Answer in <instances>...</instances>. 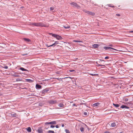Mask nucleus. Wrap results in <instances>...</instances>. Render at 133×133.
<instances>
[{
  "instance_id": "obj_16",
  "label": "nucleus",
  "mask_w": 133,
  "mask_h": 133,
  "mask_svg": "<svg viewBox=\"0 0 133 133\" xmlns=\"http://www.w3.org/2000/svg\"><path fill=\"white\" fill-rule=\"evenodd\" d=\"M23 39L24 41L27 42H29L30 41L29 39L25 38H24Z\"/></svg>"
},
{
  "instance_id": "obj_38",
  "label": "nucleus",
  "mask_w": 133,
  "mask_h": 133,
  "mask_svg": "<svg viewBox=\"0 0 133 133\" xmlns=\"http://www.w3.org/2000/svg\"><path fill=\"white\" fill-rule=\"evenodd\" d=\"M84 115H87V112H85L84 113Z\"/></svg>"
},
{
  "instance_id": "obj_51",
  "label": "nucleus",
  "mask_w": 133,
  "mask_h": 133,
  "mask_svg": "<svg viewBox=\"0 0 133 133\" xmlns=\"http://www.w3.org/2000/svg\"><path fill=\"white\" fill-rule=\"evenodd\" d=\"M131 87H133V85H131Z\"/></svg>"
},
{
  "instance_id": "obj_10",
  "label": "nucleus",
  "mask_w": 133,
  "mask_h": 133,
  "mask_svg": "<svg viewBox=\"0 0 133 133\" xmlns=\"http://www.w3.org/2000/svg\"><path fill=\"white\" fill-rule=\"evenodd\" d=\"M99 104L100 103H99L97 102L93 104L92 106L93 107H95L98 106L99 105Z\"/></svg>"
},
{
  "instance_id": "obj_48",
  "label": "nucleus",
  "mask_w": 133,
  "mask_h": 133,
  "mask_svg": "<svg viewBox=\"0 0 133 133\" xmlns=\"http://www.w3.org/2000/svg\"><path fill=\"white\" fill-rule=\"evenodd\" d=\"M64 126V124H62V127H63Z\"/></svg>"
},
{
  "instance_id": "obj_39",
  "label": "nucleus",
  "mask_w": 133,
  "mask_h": 133,
  "mask_svg": "<svg viewBox=\"0 0 133 133\" xmlns=\"http://www.w3.org/2000/svg\"><path fill=\"white\" fill-rule=\"evenodd\" d=\"M128 98H125V102H127V101H128Z\"/></svg>"
},
{
  "instance_id": "obj_3",
  "label": "nucleus",
  "mask_w": 133,
  "mask_h": 133,
  "mask_svg": "<svg viewBox=\"0 0 133 133\" xmlns=\"http://www.w3.org/2000/svg\"><path fill=\"white\" fill-rule=\"evenodd\" d=\"M50 34L52 35V37L56 38L58 40H62L63 39L62 37L59 35L52 33H51Z\"/></svg>"
},
{
  "instance_id": "obj_22",
  "label": "nucleus",
  "mask_w": 133,
  "mask_h": 133,
  "mask_svg": "<svg viewBox=\"0 0 133 133\" xmlns=\"http://www.w3.org/2000/svg\"><path fill=\"white\" fill-rule=\"evenodd\" d=\"M38 131L39 133H41L42 132V130L41 129H38Z\"/></svg>"
},
{
  "instance_id": "obj_5",
  "label": "nucleus",
  "mask_w": 133,
  "mask_h": 133,
  "mask_svg": "<svg viewBox=\"0 0 133 133\" xmlns=\"http://www.w3.org/2000/svg\"><path fill=\"white\" fill-rule=\"evenodd\" d=\"M49 90V88H46L42 90V91L41 92V93L42 94V95H44L46 93L48 92Z\"/></svg>"
},
{
  "instance_id": "obj_37",
  "label": "nucleus",
  "mask_w": 133,
  "mask_h": 133,
  "mask_svg": "<svg viewBox=\"0 0 133 133\" xmlns=\"http://www.w3.org/2000/svg\"><path fill=\"white\" fill-rule=\"evenodd\" d=\"M50 127L51 128H54L55 127V126L54 125H50Z\"/></svg>"
},
{
  "instance_id": "obj_26",
  "label": "nucleus",
  "mask_w": 133,
  "mask_h": 133,
  "mask_svg": "<svg viewBox=\"0 0 133 133\" xmlns=\"http://www.w3.org/2000/svg\"><path fill=\"white\" fill-rule=\"evenodd\" d=\"M48 133H54V131L52 130H49L48 131Z\"/></svg>"
},
{
  "instance_id": "obj_30",
  "label": "nucleus",
  "mask_w": 133,
  "mask_h": 133,
  "mask_svg": "<svg viewBox=\"0 0 133 133\" xmlns=\"http://www.w3.org/2000/svg\"><path fill=\"white\" fill-rule=\"evenodd\" d=\"M90 75L92 76H96V75H98V74H91Z\"/></svg>"
},
{
  "instance_id": "obj_12",
  "label": "nucleus",
  "mask_w": 133,
  "mask_h": 133,
  "mask_svg": "<svg viewBox=\"0 0 133 133\" xmlns=\"http://www.w3.org/2000/svg\"><path fill=\"white\" fill-rule=\"evenodd\" d=\"M19 69L21 70L22 71H28L26 69H24V68L23 67H20L19 68Z\"/></svg>"
},
{
  "instance_id": "obj_35",
  "label": "nucleus",
  "mask_w": 133,
  "mask_h": 133,
  "mask_svg": "<svg viewBox=\"0 0 133 133\" xmlns=\"http://www.w3.org/2000/svg\"><path fill=\"white\" fill-rule=\"evenodd\" d=\"M55 43L56 45L58 44L59 43L58 42V41H55Z\"/></svg>"
},
{
  "instance_id": "obj_41",
  "label": "nucleus",
  "mask_w": 133,
  "mask_h": 133,
  "mask_svg": "<svg viewBox=\"0 0 133 133\" xmlns=\"http://www.w3.org/2000/svg\"><path fill=\"white\" fill-rule=\"evenodd\" d=\"M109 58V57H108L107 56L105 57V59H108Z\"/></svg>"
},
{
  "instance_id": "obj_49",
  "label": "nucleus",
  "mask_w": 133,
  "mask_h": 133,
  "mask_svg": "<svg viewBox=\"0 0 133 133\" xmlns=\"http://www.w3.org/2000/svg\"><path fill=\"white\" fill-rule=\"evenodd\" d=\"M73 105V106H75V104H74L73 105Z\"/></svg>"
},
{
  "instance_id": "obj_43",
  "label": "nucleus",
  "mask_w": 133,
  "mask_h": 133,
  "mask_svg": "<svg viewBox=\"0 0 133 133\" xmlns=\"http://www.w3.org/2000/svg\"><path fill=\"white\" fill-rule=\"evenodd\" d=\"M108 5L109 7H114V6H112L111 5V4H109Z\"/></svg>"
},
{
  "instance_id": "obj_24",
  "label": "nucleus",
  "mask_w": 133,
  "mask_h": 133,
  "mask_svg": "<svg viewBox=\"0 0 133 133\" xmlns=\"http://www.w3.org/2000/svg\"><path fill=\"white\" fill-rule=\"evenodd\" d=\"M25 81L28 82H30L32 81V80L30 79H25Z\"/></svg>"
},
{
  "instance_id": "obj_9",
  "label": "nucleus",
  "mask_w": 133,
  "mask_h": 133,
  "mask_svg": "<svg viewBox=\"0 0 133 133\" xmlns=\"http://www.w3.org/2000/svg\"><path fill=\"white\" fill-rule=\"evenodd\" d=\"M120 108H121L122 109H129V107H128L126 105H122L120 107Z\"/></svg>"
},
{
  "instance_id": "obj_4",
  "label": "nucleus",
  "mask_w": 133,
  "mask_h": 133,
  "mask_svg": "<svg viewBox=\"0 0 133 133\" xmlns=\"http://www.w3.org/2000/svg\"><path fill=\"white\" fill-rule=\"evenodd\" d=\"M48 103L51 105H53L56 104L57 103V101L56 100H50L47 101Z\"/></svg>"
},
{
  "instance_id": "obj_32",
  "label": "nucleus",
  "mask_w": 133,
  "mask_h": 133,
  "mask_svg": "<svg viewBox=\"0 0 133 133\" xmlns=\"http://www.w3.org/2000/svg\"><path fill=\"white\" fill-rule=\"evenodd\" d=\"M109 46L111 47H114L113 45L112 44H110L109 45Z\"/></svg>"
},
{
  "instance_id": "obj_21",
  "label": "nucleus",
  "mask_w": 133,
  "mask_h": 133,
  "mask_svg": "<svg viewBox=\"0 0 133 133\" xmlns=\"http://www.w3.org/2000/svg\"><path fill=\"white\" fill-rule=\"evenodd\" d=\"M63 27L65 29H69L70 28V26H69L63 25Z\"/></svg>"
},
{
  "instance_id": "obj_50",
  "label": "nucleus",
  "mask_w": 133,
  "mask_h": 133,
  "mask_svg": "<svg viewBox=\"0 0 133 133\" xmlns=\"http://www.w3.org/2000/svg\"><path fill=\"white\" fill-rule=\"evenodd\" d=\"M56 79H57L58 80H59V79H60L58 78H57Z\"/></svg>"
},
{
  "instance_id": "obj_13",
  "label": "nucleus",
  "mask_w": 133,
  "mask_h": 133,
  "mask_svg": "<svg viewBox=\"0 0 133 133\" xmlns=\"http://www.w3.org/2000/svg\"><path fill=\"white\" fill-rule=\"evenodd\" d=\"M99 46V45L97 44H95L92 45V46L93 48H97Z\"/></svg>"
},
{
  "instance_id": "obj_1",
  "label": "nucleus",
  "mask_w": 133,
  "mask_h": 133,
  "mask_svg": "<svg viewBox=\"0 0 133 133\" xmlns=\"http://www.w3.org/2000/svg\"><path fill=\"white\" fill-rule=\"evenodd\" d=\"M31 24L33 26H35L38 27H47L48 26L45 25L42 23H32Z\"/></svg>"
},
{
  "instance_id": "obj_54",
  "label": "nucleus",
  "mask_w": 133,
  "mask_h": 133,
  "mask_svg": "<svg viewBox=\"0 0 133 133\" xmlns=\"http://www.w3.org/2000/svg\"><path fill=\"white\" fill-rule=\"evenodd\" d=\"M44 0H43V1H44Z\"/></svg>"
},
{
  "instance_id": "obj_52",
  "label": "nucleus",
  "mask_w": 133,
  "mask_h": 133,
  "mask_svg": "<svg viewBox=\"0 0 133 133\" xmlns=\"http://www.w3.org/2000/svg\"><path fill=\"white\" fill-rule=\"evenodd\" d=\"M23 89H27V88H23Z\"/></svg>"
},
{
  "instance_id": "obj_18",
  "label": "nucleus",
  "mask_w": 133,
  "mask_h": 133,
  "mask_svg": "<svg viewBox=\"0 0 133 133\" xmlns=\"http://www.w3.org/2000/svg\"><path fill=\"white\" fill-rule=\"evenodd\" d=\"M58 106L60 107H64V105L62 103H60L58 105Z\"/></svg>"
},
{
  "instance_id": "obj_2",
  "label": "nucleus",
  "mask_w": 133,
  "mask_h": 133,
  "mask_svg": "<svg viewBox=\"0 0 133 133\" xmlns=\"http://www.w3.org/2000/svg\"><path fill=\"white\" fill-rule=\"evenodd\" d=\"M104 49H105V50H107L109 49L110 51H113V52H115L114 51H117V50L114 48H112L111 47H110L109 46H104L103 48Z\"/></svg>"
},
{
  "instance_id": "obj_34",
  "label": "nucleus",
  "mask_w": 133,
  "mask_h": 133,
  "mask_svg": "<svg viewBox=\"0 0 133 133\" xmlns=\"http://www.w3.org/2000/svg\"><path fill=\"white\" fill-rule=\"evenodd\" d=\"M8 116L10 117H11V113H9L8 114Z\"/></svg>"
},
{
  "instance_id": "obj_23",
  "label": "nucleus",
  "mask_w": 133,
  "mask_h": 133,
  "mask_svg": "<svg viewBox=\"0 0 133 133\" xmlns=\"http://www.w3.org/2000/svg\"><path fill=\"white\" fill-rule=\"evenodd\" d=\"M73 41L74 42H79V43H80V42H82L81 41H78V40H74Z\"/></svg>"
},
{
  "instance_id": "obj_42",
  "label": "nucleus",
  "mask_w": 133,
  "mask_h": 133,
  "mask_svg": "<svg viewBox=\"0 0 133 133\" xmlns=\"http://www.w3.org/2000/svg\"><path fill=\"white\" fill-rule=\"evenodd\" d=\"M69 71L70 72H72L75 71V70H69Z\"/></svg>"
},
{
  "instance_id": "obj_31",
  "label": "nucleus",
  "mask_w": 133,
  "mask_h": 133,
  "mask_svg": "<svg viewBox=\"0 0 133 133\" xmlns=\"http://www.w3.org/2000/svg\"><path fill=\"white\" fill-rule=\"evenodd\" d=\"M21 79H21L18 78L17 79L16 81H21Z\"/></svg>"
},
{
  "instance_id": "obj_27",
  "label": "nucleus",
  "mask_w": 133,
  "mask_h": 133,
  "mask_svg": "<svg viewBox=\"0 0 133 133\" xmlns=\"http://www.w3.org/2000/svg\"><path fill=\"white\" fill-rule=\"evenodd\" d=\"M80 130L81 132H82L84 130V128L83 127H82L80 128Z\"/></svg>"
},
{
  "instance_id": "obj_36",
  "label": "nucleus",
  "mask_w": 133,
  "mask_h": 133,
  "mask_svg": "<svg viewBox=\"0 0 133 133\" xmlns=\"http://www.w3.org/2000/svg\"><path fill=\"white\" fill-rule=\"evenodd\" d=\"M8 68V67L7 66H5L4 67V68L5 69H7Z\"/></svg>"
},
{
  "instance_id": "obj_11",
  "label": "nucleus",
  "mask_w": 133,
  "mask_h": 133,
  "mask_svg": "<svg viewBox=\"0 0 133 133\" xmlns=\"http://www.w3.org/2000/svg\"><path fill=\"white\" fill-rule=\"evenodd\" d=\"M56 44H55V43H54L53 44H52L51 45H49L48 44H46V46H47L48 47H49L50 46H55Z\"/></svg>"
},
{
  "instance_id": "obj_46",
  "label": "nucleus",
  "mask_w": 133,
  "mask_h": 133,
  "mask_svg": "<svg viewBox=\"0 0 133 133\" xmlns=\"http://www.w3.org/2000/svg\"><path fill=\"white\" fill-rule=\"evenodd\" d=\"M109 133V132L107 131H106L104 132V133Z\"/></svg>"
},
{
  "instance_id": "obj_53",
  "label": "nucleus",
  "mask_w": 133,
  "mask_h": 133,
  "mask_svg": "<svg viewBox=\"0 0 133 133\" xmlns=\"http://www.w3.org/2000/svg\"><path fill=\"white\" fill-rule=\"evenodd\" d=\"M119 133H122V132H120Z\"/></svg>"
},
{
  "instance_id": "obj_6",
  "label": "nucleus",
  "mask_w": 133,
  "mask_h": 133,
  "mask_svg": "<svg viewBox=\"0 0 133 133\" xmlns=\"http://www.w3.org/2000/svg\"><path fill=\"white\" fill-rule=\"evenodd\" d=\"M84 11L86 13H87L88 14L91 16H94L95 15V13L92 12H89V11L84 10Z\"/></svg>"
},
{
  "instance_id": "obj_8",
  "label": "nucleus",
  "mask_w": 133,
  "mask_h": 133,
  "mask_svg": "<svg viewBox=\"0 0 133 133\" xmlns=\"http://www.w3.org/2000/svg\"><path fill=\"white\" fill-rule=\"evenodd\" d=\"M57 122L56 121H54L50 122H46L45 123V125H47L48 124H56Z\"/></svg>"
},
{
  "instance_id": "obj_29",
  "label": "nucleus",
  "mask_w": 133,
  "mask_h": 133,
  "mask_svg": "<svg viewBox=\"0 0 133 133\" xmlns=\"http://www.w3.org/2000/svg\"><path fill=\"white\" fill-rule=\"evenodd\" d=\"M13 76L15 77H19V75H13Z\"/></svg>"
},
{
  "instance_id": "obj_45",
  "label": "nucleus",
  "mask_w": 133,
  "mask_h": 133,
  "mask_svg": "<svg viewBox=\"0 0 133 133\" xmlns=\"http://www.w3.org/2000/svg\"><path fill=\"white\" fill-rule=\"evenodd\" d=\"M55 127L56 128H59V126L58 125H56Z\"/></svg>"
},
{
  "instance_id": "obj_25",
  "label": "nucleus",
  "mask_w": 133,
  "mask_h": 133,
  "mask_svg": "<svg viewBox=\"0 0 133 133\" xmlns=\"http://www.w3.org/2000/svg\"><path fill=\"white\" fill-rule=\"evenodd\" d=\"M97 66H105V65H100L98 63H97Z\"/></svg>"
},
{
  "instance_id": "obj_44",
  "label": "nucleus",
  "mask_w": 133,
  "mask_h": 133,
  "mask_svg": "<svg viewBox=\"0 0 133 133\" xmlns=\"http://www.w3.org/2000/svg\"><path fill=\"white\" fill-rule=\"evenodd\" d=\"M116 15L117 16H120V15L119 14H116Z\"/></svg>"
},
{
  "instance_id": "obj_19",
  "label": "nucleus",
  "mask_w": 133,
  "mask_h": 133,
  "mask_svg": "<svg viewBox=\"0 0 133 133\" xmlns=\"http://www.w3.org/2000/svg\"><path fill=\"white\" fill-rule=\"evenodd\" d=\"M116 124L114 122H113V123H111V126L112 127H115L116 126Z\"/></svg>"
},
{
  "instance_id": "obj_20",
  "label": "nucleus",
  "mask_w": 133,
  "mask_h": 133,
  "mask_svg": "<svg viewBox=\"0 0 133 133\" xmlns=\"http://www.w3.org/2000/svg\"><path fill=\"white\" fill-rule=\"evenodd\" d=\"M113 104L114 106L116 108L118 107L119 106V105L118 104L113 103Z\"/></svg>"
},
{
  "instance_id": "obj_40",
  "label": "nucleus",
  "mask_w": 133,
  "mask_h": 133,
  "mask_svg": "<svg viewBox=\"0 0 133 133\" xmlns=\"http://www.w3.org/2000/svg\"><path fill=\"white\" fill-rule=\"evenodd\" d=\"M42 103H40L39 104V106H42Z\"/></svg>"
},
{
  "instance_id": "obj_7",
  "label": "nucleus",
  "mask_w": 133,
  "mask_h": 133,
  "mask_svg": "<svg viewBox=\"0 0 133 133\" xmlns=\"http://www.w3.org/2000/svg\"><path fill=\"white\" fill-rule=\"evenodd\" d=\"M71 5H72L74 7H75L77 8H78L79 7V6L76 3L74 2H72L70 3Z\"/></svg>"
},
{
  "instance_id": "obj_14",
  "label": "nucleus",
  "mask_w": 133,
  "mask_h": 133,
  "mask_svg": "<svg viewBox=\"0 0 133 133\" xmlns=\"http://www.w3.org/2000/svg\"><path fill=\"white\" fill-rule=\"evenodd\" d=\"M16 114L14 112H11V117H16Z\"/></svg>"
},
{
  "instance_id": "obj_15",
  "label": "nucleus",
  "mask_w": 133,
  "mask_h": 133,
  "mask_svg": "<svg viewBox=\"0 0 133 133\" xmlns=\"http://www.w3.org/2000/svg\"><path fill=\"white\" fill-rule=\"evenodd\" d=\"M36 87L37 89V88L40 89V88H41V86L39 85L38 84H36Z\"/></svg>"
},
{
  "instance_id": "obj_17",
  "label": "nucleus",
  "mask_w": 133,
  "mask_h": 133,
  "mask_svg": "<svg viewBox=\"0 0 133 133\" xmlns=\"http://www.w3.org/2000/svg\"><path fill=\"white\" fill-rule=\"evenodd\" d=\"M26 130L27 131L29 132H31V129L30 127H28L26 129Z\"/></svg>"
},
{
  "instance_id": "obj_47",
  "label": "nucleus",
  "mask_w": 133,
  "mask_h": 133,
  "mask_svg": "<svg viewBox=\"0 0 133 133\" xmlns=\"http://www.w3.org/2000/svg\"><path fill=\"white\" fill-rule=\"evenodd\" d=\"M129 33H133V31H129Z\"/></svg>"
},
{
  "instance_id": "obj_33",
  "label": "nucleus",
  "mask_w": 133,
  "mask_h": 133,
  "mask_svg": "<svg viewBox=\"0 0 133 133\" xmlns=\"http://www.w3.org/2000/svg\"><path fill=\"white\" fill-rule=\"evenodd\" d=\"M54 9V8H53L51 7L50 8V10H52Z\"/></svg>"
},
{
  "instance_id": "obj_28",
  "label": "nucleus",
  "mask_w": 133,
  "mask_h": 133,
  "mask_svg": "<svg viewBox=\"0 0 133 133\" xmlns=\"http://www.w3.org/2000/svg\"><path fill=\"white\" fill-rule=\"evenodd\" d=\"M66 133H70V132L68 130L66 129L65 130Z\"/></svg>"
}]
</instances>
